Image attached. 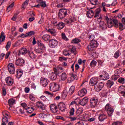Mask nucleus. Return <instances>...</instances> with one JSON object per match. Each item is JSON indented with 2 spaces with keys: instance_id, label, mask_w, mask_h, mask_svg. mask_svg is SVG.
Masks as SVG:
<instances>
[{
  "instance_id": "nucleus-1",
  "label": "nucleus",
  "mask_w": 125,
  "mask_h": 125,
  "mask_svg": "<svg viewBox=\"0 0 125 125\" xmlns=\"http://www.w3.org/2000/svg\"><path fill=\"white\" fill-rule=\"evenodd\" d=\"M39 119L43 120L44 122H48V123H51L52 120H53V116L51 114L48 113H41L39 115Z\"/></svg>"
},
{
  "instance_id": "nucleus-2",
  "label": "nucleus",
  "mask_w": 125,
  "mask_h": 125,
  "mask_svg": "<svg viewBox=\"0 0 125 125\" xmlns=\"http://www.w3.org/2000/svg\"><path fill=\"white\" fill-rule=\"evenodd\" d=\"M102 16H100V17L97 18V23L99 24V29L101 30V31H104L107 29V25L105 23L102 21Z\"/></svg>"
},
{
  "instance_id": "nucleus-3",
  "label": "nucleus",
  "mask_w": 125,
  "mask_h": 125,
  "mask_svg": "<svg viewBox=\"0 0 125 125\" xmlns=\"http://www.w3.org/2000/svg\"><path fill=\"white\" fill-rule=\"evenodd\" d=\"M49 88L51 91H52L53 92H56V91H58L59 90L60 85L55 83H52L50 84Z\"/></svg>"
},
{
  "instance_id": "nucleus-4",
  "label": "nucleus",
  "mask_w": 125,
  "mask_h": 125,
  "mask_svg": "<svg viewBox=\"0 0 125 125\" xmlns=\"http://www.w3.org/2000/svg\"><path fill=\"white\" fill-rule=\"evenodd\" d=\"M105 110L106 111L108 117L113 116V113H114V110L112 105L108 104H106L105 106Z\"/></svg>"
},
{
  "instance_id": "nucleus-5",
  "label": "nucleus",
  "mask_w": 125,
  "mask_h": 125,
  "mask_svg": "<svg viewBox=\"0 0 125 125\" xmlns=\"http://www.w3.org/2000/svg\"><path fill=\"white\" fill-rule=\"evenodd\" d=\"M68 14V10L66 9H61L59 11V17L60 19L65 18Z\"/></svg>"
},
{
  "instance_id": "nucleus-6",
  "label": "nucleus",
  "mask_w": 125,
  "mask_h": 125,
  "mask_svg": "<svg viewBox=\"0 0 125 125\" xmlns=\"http://www.w3.org/2000/svg\"><path fill=\"white\" fill-rule=\"evenodd\" d=\"M58 45V41L55 39H52L49 41V46L51 48H55Z\"/></svg>"
},
{
  "instance_id": "nucleus-7",
  "label": "nucleus",
  "mask_w": 125,
  "mask_h": 125,
  "mask_svg": "<svg viewBox=\"0 0 125 125\" xmlns=\"http://www.w3.org/2000/svg\"><path fill=\"white\" fill-rule=\"evenodd\" d=\"M90 106L91 108H94L97 106L98 99L96 98H92L90 100Z\"/></svg>"
},
{
  "instance_id": "nucleus-8",
  "label": "nucleus",
  "mask_w": 125,
  "mask_h": 125,
  "mask_svg": "<svg viewBox=\"0 0 125 125\" xmlns=\"http://www.w3.org/2000/svg\"><path fill=\"white\" fill-rule=\"evenodd\" d=\"M8 71L10 74L13 75L15 73V66L12 63H10L7 65Z\"/></svg>"
},
{
  "instance_id": "nucleus-9",
  "label": "nucleus",
  "mask_w": 125,
  "mask_h": 125,
  "mask_svg": "<svg viewBox=\"0 0 125 125\" xmlns=\"http://www.w3.org/2000/svg\"><path fill=\"white\" fill-rule=\"evenodd\" d=\"M40 84H41L42 86L45 87V86L48 84V80L44 77H41L40 79Z\"/></svg>"
},
{
  "instance_id": "nucleus-10",
  "label": "nucleus",
  "mask_w": 125,
  "mask_h": 125,
  "mask_svg": "<svg viewBox=\"0 0 125 125\" xmlns=\"http://www.w3.org/2000/svg\"><path fill=\"white\" fill-rule=\"evenodd\" d=\"M103 87H104V83L100 82L97 85H96L94 86V89L96 91L98 92L100 91Z\"/></svg>"
},
{
  "instance_id": "nucleus-11",
  "label": "nucleus",
  "mask_w": 125,
  "mask_h": 125,
  "mask_svg": "<svg viewBox=\"0 0 125 125\" xmlns=\"http://www.w3.org/2000/svg\"><path fill=\"white\" fill-rule=\"evenodd\" d=\"M5 82L7 85H9V86H11V85H12V84H13L14 83L13 79L10 76H8L5 78Z\"/></svg>"
},
{
  "instance_id": "nucleus-12",
  "label": "nucleus",
  "mask_w": 125,
  "mask_h": 125,
  "mask_svg": "<svg viewBox=\"0 0 125 125\" xmlns=\"http://www.w3.org/2000/svg\"><path fill=\"white\" fill-rule=\"evenodd\" d=\"M36 106L41 110V111H45V106H44V104L42 103V102H37L36 103Z\"/></svg>"
},
{
  "instance_id": "nucleus-13",
  "label": "nucleus",
  "mask_w": 125,
  "mask_h": 125,
  "mask_svg": "<svg viewBox=\"0 0 125 125\" xmlns=\"http://www.w3.org/2000/svg\"><path fill=\"white\" fill-rule=\"evenodd\" d=\"M98 77H92L90 80V83L89 84L91 86H93V85H96L97 83V82H98Z\"/></svg>"
},
{
  "instance_id": "nucleus-14",
  "label": "nucleus",
  "mask_w": 125,
  "mask_h": 125,
  "mask_svg": "<svg viewBox=\"0 0 125 125\" xmlns=\"http://www.w3.org/2000/svg\"><path fill=\"white\" fill-rule=\"evenodd\" d=\"M59 110L61 112H65L66 111V105L64 103L61 102L58 104Z\"/></svg>"
},
{
  "instance_id": "nucleus-15",
  "label": "nucleus",
  "mask_w": 125,
  "mask_h": 125,
  "mask_svg": "<svg viewBox=\"0 0 125 125\" xmlns=\"http://www.w3.org/2000/svg\"><path fill=\"white\" fill-rule=\"evenodd\" d=\"M100 122H104L107 119V115L104 112L101 113L98 117Z\"/></svg>"
},
{
  "instance_id": "nucleus-16",
  "label": "nucleus",
  "mask_w": 125,
  "mask_h": 125,
  "mask_svg": "<svg viewBox=\"0 0 125 125\" xmlns=\"http://www.w3.org/2000/svg\"><path fill=\"white\" fill-rule=\"evenodd\" d=\"M50 109L52 113H54V114H56L57 113V112H58L57 106L54 104H51L50 105Z\"/></svg>"
},
{
  "instance_id": "nucleus-17",
  "label": "nucleus",
  "mask_w": 125,
  "mask_h": 125,
  "mask_svg": "<svg viewBox=\"0 0 125 125\" xmlns=\"http://www.w3.org/2000/svg\"><path fill=\"white\" fill-rule=\"evenodd\" d=\"M77 19L75 17H71L69 18V20L65 19L64 20V22L66 24H71L73 23V22H76Z\"/></svg>"
},
{
  "instance_id": "nucleus-18",
  "label": "nucleus",
  "mask_w": 125,
  "mask_h": 125,
  "mask_svg": "<svg viewBox=\"0 0 125 125\" xmlns=\"http://www.w3.org/2000/svg\"><path fill=\"white\" fill-rule=\"evenodd\" d=\"M86 93H87L86 89L83 88L78 92V95L79 96H80V97H83V96H84Z\"/></svg>"
},
{
  "instance_id": "nucleus-19",
  "label": "nucleus",
  "mask_w": 125,
  "mask_h": 125,
  "mask_svg": "<svg viewBox=\"0 0 125 125\" xmlns=\"http://www.w3.org/2000/svg\"><path fill=\"white\" fill-rule=\"evenodd\" d=\"M25 63V61L23 59H18L16 60V65L17 66H23Z\"/></svg>"
},
{
  "instance_id": "nucleus-20",
  "label": "nucleus",
  "mask_w": 125,
  "mask_h": 125,
  "mask_svg": "<svg viewBox=\"0 0 125 125\" xmlns=\"http://www.w3.org/2000/svg\"><path fill=\"white\" fill-rule=\"evenodd\" d=\"M88 102V98L87 97H84L82 100L80 101L79 104L82 106H85Z\"/></svg>"
},
{
  "instance_id": "nucleus-21",
  "label": "nucleus",
  "mask_w": 125,
  "mask_h": 125,
  "mask_svg": "<svg viewBox=\"0 0 125 125\" xmlns=\"http://www.w3.org/2000/svg\"><path fill=\"white\" fill-rule=\"evenodd\" d=\"M57 72H52L50 73V79L51 81H55L57 79Z\"/></svg>"
},
{
  "instance_id": "nucleus-22",
  "label": "nucleus",
  "mask_w": 125,
  "mask_h": 125,
  "mask_svg": "<svg viewBox=\"0 0 125 125\" xmlns=\"http://www.w3.org/2000/svg\"><path fill=\"white\" fill-rule=\"evenodd\" d=\"M27 52H28V50L26 48H22L19 51L18 55H25V54H27Z\"/></svg>"
},
{
  "instance_id": "nucleus-23",
  "label": "nucleus",
  "mask_w": 125,
  "mask_h": 125,
  "mask_svg": "<svg viewBox=\"0 0 125 125\" xmlns=\"http://www.w3.org/2000/svg\"><path fill=\"white\" fill-rule=\"evenodd\" d=\"M86 16L88 18H92L94 16V12L92 10H89L87 12Z\"/></svg>"
},
{
  "instance_id": "nucleus-24",
  "label": "nucleus",
  "mask_w": 125,
  "mask_h": 125,
  "mask_svg": "<svg viewBox=\"0 0 125 125\" xmlns=\"http://www.w3.org/2000/svg\"><path fill=\"white\" fill-rule=\"evenodd\" d=\"M101 11V9L100 8H98L96 10L95 15H94V18H96L97 17H100V16H102L101 15H100Z\"/></svg>"
},
{
  "instance_id": "nucleus-25",
  "label": "nucleus",
  "mask_w": 125,
  "mask_h": 125,
  "mask_svg": "<svg viewBox=\"0 0 125 125\" xmlns=\"http://www.w3.org/2000/svg\"><path fill=\"white\" fill-rule=\"evenodd\" d=\"M57 28L59 30H62L63 29L64 27H65V24L62 22H59L58 24H57Z\"/></svg>"
},
{
  "instance_id": "nucleus-26",
  "label": "nucleus",
  "mask_w": 125,
  "mask_h": 125,
  "mask_svg": "<svg viewBox=\"0 0 125 125\" xmlns=\"http://www.w3.org/2000/svg\"><path fill=\"white\" fill-rule=\"evenodd\" d=\"M77 75L72 74L71 76L68 79V83H72V82H73L74 80H76V79H77Z\"/></svg>"
},
{
  "instance_id": "nucleus-27",
  "label": "nucleus",
  "mask_w": 125,
  "mask_h": 125,
  "mask_svg": "<svg viewBox=\"0 0 125 125\" xmlns=\"http://www.w3.org/2000/svg\"><path fill=\"white\" fill-rule=\"evenodd\" d=\"M42 38L45 42H48V40H50V36L47 34L44 35Z\"/></svg>"
},
{
  "instance_id": "nucleus-28",
  "label": "nucleus",
  "mask_w": 125,
  "mask_h": 125,
  "mask_svg": "<svg viewBox=\"0 0 125 125\" xmlns=\"http://www.w3.org/2000/svg\"><path fill=\"white\" fill-rule=\"evenodd\" d=\"M69 48L71 50V52H72V53H74V55H77V52L76 51V50H77V49L76 48L75 46L70 45Z\"/></svg>"
},
{
  "instance_id": "nucleus-29",
  "label": "nucleus",
  "mask_w": 125,
  "mask_h": 125,
  "mask_svg": "<svg viewBox=\"0 0 125 125\" xmlns=\"http://www.w3.org/2000/svg\"><path fill=\"white\" fill-rule=\"evenodd\" d=\"M48 33H50L51 35H52L54 37L56 36V30L54 29H48Z\"/></svg>"
},
{
  "instance_id": "nucleus-30",
  "label": "nucleus",
  "mask_w": 125,
  "mask_h": 125,
  "mask_svg": "<svg viewBox=\"0 0 125 125\" xmlns=\"http://www.w3.org/2000/svg\"><path fill=\"white\" fill-rule=\"evenodd\" d=\"M111 21L113 24V26H115L116 28H118V27H119V21L118 20L113 19Z\"/></svg>"
},
{
  "instance_id": "nucleus-31",
  "label": "nucleus",
  "mask_w": 125,
  "mask_h": 125,
  "mask_svg": "<svg viewBox=\"0 0 125 125\" xmlns=\"http://www.w3.org/2000/svg\"><path fill=\"white\" fill-rule=\"evenodd\" d=\"M38 47L39 48H41L42 50H44L45 49V46H44V44L42 42H38Z\"/></svg>"
},
{
  "instance_id": "nucleus-32",
  "label": "nucleus",
  "mask_w": 125,
  "mask_h": 125,
  "mask_svg": "<svg viewBox=\"0 0 125 125\" xmlns=\"http://www.w3.org/2000/svg\"><path fill=\"white\" fill-rule=\"evenodd\" d=\"M90 44L94 48H96V47L98 46V42H97L95 41L91 42Z\"/></svg>"
},
{
  "instance_id": "nucleus-33",
  "label": "nucleus",
  "mask_w": 125,
  "mask_h": 125,
  "mask_svg": "<svg viewBox=\"0 0 125 125\" xmlns=\"http://www.w3.org/2000/svg\"><path fill=\"white\" fill-rule=\"evenodd\" d=\"M54 72H55V73H57L58 74L59 72L62 73V72H63V68L61 67H59L57 68H54Z\"/></svg>"
},
{
  "instance_id": "nucleus-34",
  "label": "nucleus",
  "mask_w": 125,
  "mask_h": 125,
  "mask_svg": "<svg viewBox=\"0 0 125 125\" xmlns=\"http://www.w3.org/2000/svg\"><path fill=\"white\" fill-rule=\"evenodd\" d=\"M22 75H23V72H22V71L18 70L17 71V75H16V78H17V79H20V78L22 77Z\"/></svg>"
},
{
  "instance_id": "nucleus-35",
  "label": "nucleus",
  "mask_w": 125,
  "mask_h": 125,
  "mask_svg": "<svg viewBox=\"0 0 125 125\" xmlns=\"http://www.w3.org/2000/svg\"><path fill=\"white\" fill-rule=\"evenodd\" d=\"M110 77H109V74H108L107 72H104L103 78V81H106Z\"/></svg>"
},
{
  "instance_id": "nucleus-36",
  "label": "nucleus",
  "mask_w": 125,
  "mask_h": 125,
  "mask_svg": "<svg viewBox=\"0 0 125 125\" xmlns=\"http://www.w3.org/2000/svg\"><path fill=\"white\" fill-rule=\"evenodd\" d=\"M4 40H5V36H4V33L2 32L0 36V44L1 43V42L4 41Z\"/></svg>"
},
{
  "instance_id": "nucleus-37",
  "label": "nucleus",
  "mask_w": 125,
  "mask_h": 125,
  "mask_svg": "<svg viewBox=\"0 0 125 125\" xmlns=\"http://www.w3.org/2000/svg\"><path fill=\"white\" fill-rule=\"evenodd\" d=\"M25 111L26 112H27V113L31 114L33 113V112H34V108H33V107H28L25 109Z\"/></svg>"
},
{
  "instance_id": "nucleus-38",
  "label": "nucleus",
  "mask_w": 125,
  "mask_h": 125,
  "mask_svg": "<svg viewBox=\"0 0 125 125\" xmlns=\"http://www.w3.org/2000/svg\"><path fill=\"white\" fill-rule=\"evenodd\" d=\"M83 107H79L77 109L76 114L77 115H81V114H83Z\"/></svg>"
},
{
  "instance_id": "nucleus-39",
  "label": "nucleus",
  "mask_w": 125,
  "mask_h": 125,
  "mask_svg": "<svg viewBox=\"0 0 125 125\" xmlns=\"http://www.w3.org/2000/svg\"><path fill=\"white\" fill-rule=\"evenodd\" d=\"M74 92H75V86H71L69 89L68 93H69V94H70V95H72V94H73V93H74Z\"/></svg>"
},
{
  "instance_id": "nucleus-40",
  "label": "nucleus",
  "mask_w": 125,
  "mask_h": 125,
  "mask_svg": "<svg viewBox=\"0 0 125 125\" xmlns=\"http://www.w3.org/2000/svg\"><path fill=\"white\" fill-rule=\"evenodd\" d=\"M106 84L108 87L111 88L112 86L114 84V82L111 80H108L106 83Z\"/></svg>"
},
{
  "instance_id": "nucleus-41",
  "label": "nucleus",
  "mask_w": 125,
  "mask_h": 125,
  "mask_svg": "<svg viewBox=\"0 0 125 125\" xmlns=\"http://www.w3.org/2000/svg\"><path fill=\"white\" fill-rule=\"evenodd\" d=\"M13 6H14V2H13L8 6V7L7 8L6 12H9L10 10H11V8H12Z\"/></svg>"
},
{
  "instance_id": "nucleus-42",
  "label": "nucleus",
  "mask_w": 125,
  "mask_h": 125,
  "mask_svg": "<svg viewBox=\"0 0 125 125\" xmlns=\"http://www.w3.org/2000/svg\"><path fill=\"white\" fill-rule=\"evenodd\" d=\"M67 95H68V92L67 91H63L62 95V99H65L66 97H67Z\"/></svg>"
},
{
  "instance_id": "nucleus-43",
  "label": "nucleus",
  "mask_w": 125,
  "mask_h": 125,
  "mask_svg": "<svg viewBox=\"0 0 125 125\" xmlns=\"http://www.w3.org/2000/svg\"><path fill=\"white\" fill-rule=\"evenodd\" d=\"M71 42L72 43H75V44L79 43V42H81V40L78 38H75L72 40Z\"/></svg>"
},
{
  "instance_id": "nucleus-44",
  "label": "nucleus",
  "mask_w": 125,
  "mask_h": 125,
  "mask_svg": "<svg viewBox=\"0 0 125 125\" xmlns=\"http://www.w3.org/2000/svg\"><path fill=\"white\" fill-rule=\"evenodd\" d=\"M67 79V74L66 73H62V74L61 80L62 81H66Z\"/></svg>"
},
{
  "instance_id": "nucleus-45",
  "label": "nucleus",
  "mask_w": 125,
  "mask_h": 125,
  "mask_svg": "<svg viewBox=\"0 0 125 125\" xmlns=\"http://www.w3.org/2000/svg\"><path fill=\"white\" fill-rule=\"evenodd\" d=\"M62 53L65 56H68L71 54L69 50H64Z\"/></svg>"
},
{
  "instance_id": "nucleus-46",
  "label": "nucleus",
  "mask_w": 125,
  "mask_h": 125,
  "mask_svg": "<svg viewBox=\"0 0 125 125\" xmlns=\"http://www.w3.org/2000/svg\"><path fill=\"white\" fill-rule=\"evenodd\" d=\"M29 4V0H26L24 1V2L22 5V8H23V9H25L26 8V6Z\"/></svg>"
},
{
  "instance_id": "nucleus-47",
  "label": "nucleus",
  "mask_w": 125,
  "mask_h": 125,
  "mask_svg": "<svg viewBox=\"0 0 125 125\" xmlns=\"http://www.w3.org/2000/svg\"><path fill=\"white\" fill-rule=\"evenodd\" d=\"M107 21V25L108 28H112L114 26V24L113 23V21H112V20L110 21Z\"/></svg>"
},
{
  "instance_id": "nucleus-48",
  "label": "nucleus",
  "mask_w": 125,
  "mask_h": 125,
  "mask_svg": "<svg viewBox=\"0 0 125 125\" xmlns=\"http://www.w3.org/2000/svg\"><path fill=\"white\" fill-rule=\"evenodd\" d=\"M62 40L65 41L66 42H68V41H69V39L67 38V36H66V34H65V33H62Z\"/></svg>"
},
{
  "instance_id": "nucleus-49",
  "label": "nucleus",
  "mask_w": 125,
  "mask_h": 125,
  "mask_svg": "<svg viewBox=\"0 0 125 125\" xmlns=\"http://www.w3.org/2000/svg\"><path fill=\"white\" fill-rule=\"evenodd\" d=\"M3 117L5 118H9V113L8 112L5 111L2 112Z\"/></svg>"
},
{
  "instance_id": "nucleus-50",
  "label": "nucleus",
  "mask_w": 125,
  "mask_h": 125,
  "mask_svg": "<svg viewBox=\"0 0 125 125\" xmlns=\"http://www.w3.org/2000/svg\"><path fill=\"white\" fill-rule=\"evenodd\" d=\"M96 64H97V62L94 60H92L90 62V67H94L95 66H96Z\"/></svg>"
},
{
  "instance_id": "nucleus-51",
  "label": "nucleus",
  "mask_w": 125,
  "mask_h": 125,
  "mask_svg": "<svg viewBox=\"0 0 125 125\" xmlns=\"http://www.w3.org/2000/svg\"><path fill=\"white\" fill-rule=\"evenodd\" d=\"M8 118L3 117L2 119V124H7L8 123Z\"/></svg>"
},
{
  "instance_id": "nucleus-52",
  "label": "nucleus",
  "mask_w": 125,
  "mask_h": 125,
  "mask_svg": "<svg viewBox=\"0 0 125 125\" xmlns=\"http://www.w3.org/2000/svg\"><path fill=\"white\" fill-rule=\"evenodd\" d=\"M29 98L32 101H35V100H36V96L33 94H30L29 95Z\"/></svg>"
},
{
  "instance_id": "nucleus-53",
  "label": "nucleus",
  "mask_w": 125,
  "mask_h": 125,
  "mask_svg": "<svg viewBox=\"0 0 125 125\" xmlns=\"http://www.w3.org/2000/svg\"><path fill=\"white\" fill-rule=\"evenodd\" d=\"M8 103L10 105H13V104H14V103H15V100H14L13 99H9L8 101Z\"/></svg>"
},
{
  "instance_id": "nucleus-54",
  "label": "nucleus",
  "mask_w": 125,
  "mask_h": 125,
  "mask_svg": "<svg viewBox=\"0 0 125 125\" xmlns=\"http://www.w3.org/2000/svg\"><path fill=\"white\" fill-rule=\"evenodd\" d=\"M90 2L92 5H96L98 2V0H90Z\"/></svg>"
},
{
  "instance_id": "nucleus-55",
  "label": "nucleus",
  "mask_w": 125,
  "mask_h": 125,
  "mask_svg": "<svg viewBox=\"0 0 125 125\" xmlns=\"http://www.w3.org/2000/svg\"><path fill=\"white\" fill-rule=\"evenodd\" d=\"M10 45H11V41H8L7 42V44L6 45V46H5V48H6V50H8V49L10 47Z\"/></svg>"
},
{
  "instance_id": "nucleus-56",
  "label": "nucleus",
  "mask_w": 125,
  "mask_h": 125,
  "mask_svg": "<svg viewBox=\"0 0 125 125\" xmlns=\"http://www.w3.org/2000/svg\"><path fill=\"white\" fill-rule=\"evenodd\" d=\"M69 114L70 116H74L75 115V108L73 107L70 108Z\"/></svg>"
},
{
  "instance_id": "nucleus-57",
  "label": "nucleus",
  "mask_w": 125,
  "mask_h": 125,
  "mask_svg": "<svg viewBox=\"0 0 125 125\" xmlns=\"http://www.w3.org/2000/svg\"><path fill=\"white\" fill-rule=\"evenodd\" d=\"M35 35V32L33 31H31L28 33H26V36L28 37H32Z\"/></svg>"
},
{
  "instance_id": "nucleus-58",
  "label": "nucleus",
  "mask_w": 125,
  "mask_h": 125,
  "mask_svg": "<svg viewBox=\"0 0 125 125\" xmlns=\"http://www.w3.org/2000/svg\"><path fill=\"white\" fill-rule=\"evenodd\" d=\"M121 55V53H120V51L118 50L116 51L114 54V57L115 58H118Z\"/></svg>"
},
{
  "instance_id": "nucleus-59",
  "label": "nucleus",
  "mask_w": 125,
  "mask_h": 125,
  "mask_svg": "<svg viewBox=\"0 0 125 125\" xmlns=\"http://www.w3.org/2000/svg\"><path fill=\"white\" fill-rule=\"evenodd\" d=\"M119 78H120V76L116 75H112L111 77V79L113 80V81H117Z\"/></svg>"
},
{
  "instance_id": "nucleus-60",
  "label": "nucleus",
  "mask_w": 125,
  "mask_h": 125,
  "mask_svg": "<svg viewBox=\"0 0 125 125\" xmlns=\"http://www.w3.org/2000/svg\"><path fill=\"white\" fill-rule=\"evenodd\" d=\"M118 82L120 83H122V84H124V83H125V78H120L118 79Z\"/></svg>"
},
{
  "instance_id": "nucleus-61",
  "label": "nucleus",
  "mask_w": 125,
  "mask_h": 125,
  "mask_svg": "<svg viewBox=\"0 0 125 125\" xmlns=\"http://www.w3.org/2000/svg\"><path fill=\"white\" fill-rule=\"evenodd\" d=\"M35 51L37 53H43V50L41 48L38 47V49H36Z\"/></svg>"
},
{
  "instance_id": "nucleus-62",
  "label": "nucleus",
  "mask_w": 125,
  "mask_h": 125,
  "mask_svg": "<svg viewBox=\"0 0 125 125\" xmlns=\"http://www.w3.org/2000/svg\"><path fill=\"white\" fill-rule=\"evenodd\" d=\"M87 49L89 50V51H93V50H94V48L90 44H89V45L87 46Z\"/></svg>"
},
{
  "instance_id": "nucleus-63",
  "label": "nucleus",
  "mask_w": 125,
  "mask_h": 125,
  "mask_svg": "<svg viewBox=\"0 0 125 125\" xmlns=\"http://www.w3.org/2000/svg\"><path fill=\"white\" fill-rule=\"evenodd\" d=\"M125 26L123 25V23H119V29L121 31H123V30H125Z\"/></svg>"
},
{
  "instance_id": "nucleus-64",
  "label": "nucleus",
  "mask_w": 125,
  "mask_h": 125,
  "mask_svg": "<svg viewBox=\"0 0 125 125\" xmlns=\"http://www.w3.org/2000/svg\"><path fill=\"white\" fill-rule=\"evenodd\" d=\"M123 122H120V121H116V122H114L112 123V125H121V124H122Z\"/></svg>"
}]
</instances>
